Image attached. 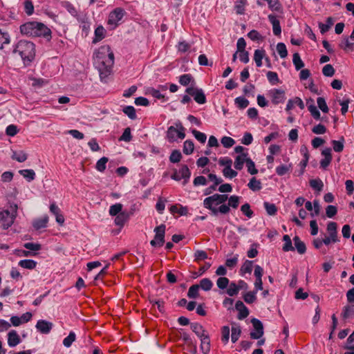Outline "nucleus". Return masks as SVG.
I'll return each instance as SVG.
<instances>
[{"label": "nucleus", "instance_id": "obj_20", "mask_svg": "<svg viewBox=\"0 0 354 354\" xmlns=\"http://www.w3.org/2000/svg\"><path fill=\"white\" fill-rule=\"evenodd\" d=\"M20 337L17 331L11 330L8 334V344L10 347H15L20 343Z\"/></svg>", "mask_w": 354, "mask_h": 354}, {"label": "nucleus", "instance_id": "obj_31", "mask_svg": "<svg viewBox=\"0 0 354 354\" xmlns=\"http://www.w3.org/2000/svg\"><path fill=\"white\" fill-rule=\"evenodd\" d=\"M337 225L335 222L330 221L327 225V232L328 236H331L332 239L338 238L337 235Z\"/></svg>", "mask_w": 354, "mask_h": 354}, {"label": "nucleus", "instance_id": "obj_26", "mask_svg": "<svg viewBox=\"0 0 354 354\" xmlns=\"http://www.w3.org/2000/svg\"><path fill=\"white\" fill-rule=\"evenodd\" d=\"M169 211L174 215L178 214L180 216H183L187 214V207H183L179 204L171 205L169 208Z\"/></svg>", "mask_w": 354, "mask_h": 354}, {"label": "nucleus", "instance_id": "obj_43", "mask_svg": "<svg viewBox=\"0 0 354 354\" xmlns=\"http://www.w3.org/2000/svg\"><path fill=\"white\" fill-rule=\"evenodd\" d=\"M122 207L123 205L121 203H115L113 205H111L109 208V214L111 216H116L121 212H122Z\"/></svg>", "mask_w": 354, "mask_h": 354}, {"label": "nucleus", "instance_id": "obj_40", "mask_svg": "<svg viewBox=\"0 0 354 354\" xmlns=\"http://www.w3.org/2000/svg\"><path fill=\"white\" fill-rule=\"evenodd\" d=\"M230 329L229 326H225L221 328V341L224 344H227L230 339Z\"/></svg>", "mask_w": 354, "mask_h": 354}, {"label": "nucleus", "instance_id": "obj_55", "mask_svg": "<svg viewBox=\"0 0 354 354\" xmlns=\"http://www.w3.org/2000/svg\"><path fill=\"white\" fill-rule=\"evenodd\" d=\"M223 174L225 177L229 178H233L237 176V172L229 166L223 168Z\"/></svg>", "mask_w": 354, "mask_h": 354}, {"label": "nucleus", "instance_id": "obj_7", "mask_svg": "<svg viewBox=\"0 0 354 354\" xmlns=\"http://www.w3.org/2000/svg\"><path fill=\"white\" fill-rule=\"evenodd\" d=\"M206 176H201V185H208L209 184V187L205 192V194H210L212 191L216 190L218 185L221 183V178H218L216 175L213 174H205Z\"/></svg>", "mask_w": 354, "mask_h": 354}, {"label": "nucleus", "instance_id": "obj_54", "mask_svg": "<svg viewBox=\"0 0 354 354\" xmlns=\"http://www.w3.org/2000/svg\"><path fill=\"white\" fill-rule=\"evenodd\" d=\"M309 183H310V187L313 189L317 190L319 192H320L323 189V187H324L323 182L320 179L310 180Z\"/></svg>", "mask_w": 354, "mask_h": 354}, {"label": "nucleus", "instance_id": "obj_46", "mask_svg": "<svg viewBox=\"0 0 354 354\" xmlns=\"http://www.w3.org/2000/svg\"><path fill=\"white\" fill-rule=\"evenodd\" d=\"M239 255L235 254L231 258H228L225 261V266L230 269L235 268L238 263Z\"/></svg>", "mask_w": 354, "mask_h": 354}, {"label": "nucleus", "instance_id": "obj_47", "mask_svg": "<svg viewBox=\"0 0 354 354\" xmlns=\"http://www.w3.org/2000/svg\"><path fill=\"white\" fill-rule=\"evenodd\" d=\"M263 205L269 215L274 216L277 214V208L274 204L269 202H264Z\"/></svg>", "mask_w": 354, "mask_h": 354}, {"label": "nucleus", "instance_id": "obj_63", "mask_svg": "<svg viewBox=\"0 0 354 354\" xmlns=\"http://www.w3.org/2000/svg\"><path fill=\"white\" fill-rule=\"evenodd\" d=\"M108 162V158L106 157L101 158L96 163V169L102 172L106 169V164Z\"/></svg>", "mask_w": 354, "mask_h": 354}, {"label": "nucleus", "instance_id": "obj_4", "mask_svg": "<svg viewBox=\"0 0 354 354\" xmlns=\"http://www.w3.org/2000/svg\"><path fill=\"white\" fill-rule=\"evenodd\" d=\"M13 53L18 54L25 64H30L35 55V44L28 41L20 40L15 46Z\"/></svg>", "mask_w": 354, "mask_h": 354}, {"label": "nucleus", "instance_id": "obj_18", "mask_svg": "<svg viewBox=\"0 0 354 354\" xmlns=\"http://www.w3.org/2000/svg\"><path fill=\"white\" fill-rule=\"evenodd\" d=\"M235 308L239 312V319L246 318L249 315V310L241 301H236Z\"/></svg>", "mask_w": 354, "mask_h": 354}, {"label": "nucleus", "instance_id": "obj_60", "mask_svg": "<svg viewBox=\"0 0 354 354\" xmlns=\"http://www.w3.org/2000/svg\"><path fill=\"white\" fill-rule=\"evenodd\" d=\"M277 50L281 58H285L288 55L286 46L283 43H279L277 45Z\"/></svg>", "mask_w": 354, "mask_h": 354}, {"label": "nucleus", "instance_id": "obj_33", "mask_svg": "<svg viewBox=\"0 0 354 354\" xmlns=\"http://www.w3.org/2000/svg\"><path fill=\"white\" fill-rule=\"evenodd\" d=\"M292 169V164L280 165L276 168V173L278 176H283L289 173Z\"/></svg>", "mask_w": 354, "mask_h": 354}, {"label": "nucleus", "instance_id": "obj_51", "mask_svg": "<svg viewBox=\"0 0 354 354\" xmlns=\"http://www.w3.org/2000/svg\"><path fill=\"white\" fill-rule=\"evenodd\" d=\"M62 6L73 16L77 15V11L73 4L68 1L62 3Z\"/></svg>", "mask_w": 354, "mask_h": 354}, {"label": "nucleus", "instance_id": "obj_24", "mask_svg": "<svg viewBox=\"0 0 354 354\" xmlns=\"http://www.w3.org/2000/svg\"><path fill=\"white\" fill-rule=\"evenodd\" d=\"M115 216V224L120 227H122L129 218V215L127 211H123Z\"/></svg>", "mask_w": 354, "mask_h": 354}, {"label": "nucleus", "instance_id": "obj_59", "mask_svg": "<svg viewBox=\"0 0 354 354\" xmlns=\"http://www.w3.org/2000/svg\"><path fill=\"white\" fill-rule=\"evenodd\" d=\"M335 69L331 64H326L322 68V73L324 76L332 77L335 74Z\"/></svg>", "mask_w": 354, "mask_h": 354}, {"label": "nucleus", "instance_id": "obj_14", "mask_svg": "<svg viewBox=\"0 0 354 354\" xmlns=\"http://www.w3.org/2000/svg\"><path fill=\"white\" fill-rule=\"evenodd\" d=\"M53 323L46 320L40 319L37 322L35 327L42 334H48L53 328Z\"/></svg>", "mask_w": 354, "mask_h": 354}, {"label": "nucleus", "instance_id": "obj_44", "mask_svg": "<svg viewBox=\"0 0 354 354\" xmlns=\"http://www.w3.org/2000/svg\"><path fill=\"white\" fill-rule=\"evenodd\" d=\"M269 82L272 85H276L279 83V79L276 72L268 71L266 74Z\"/></svg>", "mask_w": 354, "mask_h": 354}, {"label": "nucleus", "instance_id": "obj_45", "mask_svg": "<svg viewBox=\"0 0 354 354\" xmlns=\"http://www.w3.org/2000/svg\"><path fill=\"white\" fill-rule=\"evenodd\" d=\"M75 333L73 331L70 332L69 335L63 340L64 346H66V348H69L72 345L73 342H75Z\"/></svg>", "mask_w": 354, "mask_h": 354}, {"label": "nucleus", "instance_id": "obj_11", "mask_svg": "<svg viewBox=\"0 0 354 354\" xmlns=\"http://www.w3.org/2000/svg\"><path fill=\"white\" fill-rule=\"evenodd\" d=\"M191 173L187 166L183 165L179 170H175L171 177L176 180L184 179L183 185H185Z\"/></svg>", "mask_w": 354, "mask_h": 354}, {"label": "nucleus", "instance_id": "obj_6", "mask_svg": "<svg viewBox=\"0 0 354 354\" xmlns=\"http://www.w3.org/2000/svg\"><path fill=\"white\" fill-rule=\"evenodd\" d=\"M185 129L180 122L175 123V126H171L167 131V138L169 142H177L185 137Z\"/></svg>", "mask_w": 354, "mask_h": 354}, {"label": "nucleus", "instance_id": "obj_28", "mask_svg": "<svg viewBox=\"0 0 354 354\" xmlns=\"http://www.w3.org/2000/svg\"><path fill=\"white\" fill-rule=\"evenodd\" d=\"M248 5L247 0H236L234 9L238 15H243L245 13V7Z\"/></svg>", "mask_w": 354, "mask_h": 354}, {"label": "nucleus", "instance_id": "obj_48", "mask_svg": "<svg viewBox=\"0 0 354 354\" xmlns=\"http://www.w3.org/2000/svg\"><path fill=\"white\" fill-rule=\"evenodd\" d=\"M122 111L130 119L134 120L136 118V109L133 106H124Z\"/></svg>", "mask_w": 354, "mask_h": 354}, {"label": "nucleus", "instance_id": "obj_16", "mask_svg": "<svg viewBox=\"0 0 354 354\" xmlns=\"http://www.w3.org/2000/svg\"><path fill=\"white\" fill-rule=\"evenodd\" d=\"M268 19L272 26V31L274 35L279 36L281 33V28L280 26L279 20L274 15H269Z\"/></svg>", "mask_w": 354, "mask_h": 354}, {"label": "nucleus", "instance_id": "obj_41", "mask_svg": "<svg viewBox=\"0 0 354 354\" xmlns=\"http://www.w3.org/2000/svg\"><path fill=\"white\" fill-rule=\"evenodd\" d=\"M344 138L343 137L339 140H332L333 150L335 152H342L344 149Z\"/></svg>", "mask_w": 354, "mask_h": 354}, {"label": "nucleus", "instance_id": "obj_39", "mask_svg": "<svg viewBox=\"0 0 354 354\" xmlns=\"http://www.w3.org/2000/svg\"><path fill=\"white\" fill-rule=\"evenodd\" d=\"M19 173L28 181H32L35 178V173L32 169H22L19 170Z\"/></svg>", "mask_w": 354, "mask_h": 354}, {"label": "nucleus", "instance_id": "obj_8", "mask_svg": "<svg viewBox=\"0 0 354 354\" xmlns=\"http://www.w3.org/2000/svg\"><path fill=\"white\" fill-rule=\"evenodd\" d=\"M267 95L274 105L282 104L286 99V91L281 88H272L268 91Z\"/></svg>", "mask_w": 354, "mask_h": 354}, {"label": "nucleus", "instance_id": "obj_15", "mask_svg": "<svg viewBox=\"0 0 354 354\" xmlns=\"http://www.w3.org/2000/svg\"><path fill=\"white\" fill-rule=\"evenodd\" d=\"M295 106H299V109L301 110H303L305 108V105L303 100L299 97H295L294 98L288 100L286 104V111L287 112H290L295 107Z\"/></svg>", "mask_w": 354, "mask_h": 354}, {"label": "nucleus", "instance_id": "obj_64", "mask_svg": "<svg viewBox=\"0 0 354 354\" xmlns=\"http://www.w3.org/2000/svg\"><path fill=\"white\" fill-rule=\"evenodd\" d=\"M318 107L324 113H328L329 109L326 104V100L322 97H319L317 100Z\"/></svg>", "mask_w": 354, "mask_h": 354}, {"label": "nucleus", "instance_id": "obj_58", "mask_svg": "<svg viewBox=\"0 0 354 354\" xmlns=\"http://www.w3.org/2000/svg\"><path fill=\"white\" fill-rule=\"evenodd\" d=\"M10 43V37L8 32H3L0 28V49L3 48L4 44Z\"/></svg>", "mask_w": 354, "mask_h": 354}, {"label": "nucleus", "instance_id": "obj_49", "mask_svg": "<svg viewBox=\"0 0 354 354\" xmlns=\"http://www.w3.org/2000/svg\"><path fill=\"white\" fill-rule=\"evenodd\" d=\"M199 293V285L194 284L192 285L187 292V297L190 299L196 298Z\"/></svg>", "mask_w": 354, "mask_h": 354}, {"label": "nucleus", "instance_id": "obj_5", "mask_svg": "<svg viewBox=\"0 0 354 354\" xmlns=\"http://www.w3.org/2000/svg\"><path fill=\"white\" fill-rule=\"evenodd\" d=\"M18 207L16 204H11L10 209L0 212V223L4 229L10 227L17 216Z\"/></svg>", "mask_w": 354, "mask_h": 354}, {"label": "nucleus", "instance_id": "obj_13", "mask_svg": "<svg viewBox=\"0 0 354 354\" xmlns=\"http://www.w3.org/2000/svg\"><path fill=\"white\" fill-rule=\"evenodd\" d=\"M252 322L254 329L250 333V337L254 339H259L263 335V328L262 323L257 319H254Z\"/></svg>", "mask_w": 354, "mask_h": 354}, {"label": "nucleus", "instance_id": "obj_37", "mask_svg": "<svg viewBox=\"0 0 354 354\" xmlns=\"http://www.w3.org/2000/svg\"><path fill=\"white\" fill-rule=\"evenodd\" d=\"M283 241L285 242L283 245V248H282L284 252H289V251L294 250V248L292 244V241L288 235H287V234L284 235L283 236Z\"/></svg>", "mask_w": 354, "mask_h": 354}, {"label": "nucleus", "instance_id": "obj_38", "mask_svg": "<svg viewBox=\"0 0 354 354\" xmlns=\"http://www.w3.org/2000/svg\"><path fill=\"white\" fill-rule=\"evenodd\" d=\"M339 47L346 52H352L354 50V43L346 38L339 44Z\"/></svg>", "mask_w": 354, "mask_h": 354}, {"label": "nucleus", "instance_id": "obj_1", "mask_svg": "<svg viewBox=\"0 0 354 354\" xmlns=\"http://www.w3.org/2000/svg\"><path fill=\"white\" fill-rule=\"evenodd\" d=\"M93 64L100 73L101 80L108 77L114 64V54L108 45L100 46L93 53Z\"/></svg>", "mask_w": 354, "mask_h": 354}, {"label": "nucleus", "instance_id": "obj_57", "mask_svg": "<svg viewBox=\"0 0 354 354\" xmlns=\"http://www.w3.org/2000/svg\"><path fill=\"white\" fill-rule=\"evenodd\" d=\"M308 109L309 111V112L310 113L312 117L318 120L320 119L321 118V115H320V113L319 111V110L317 109V107L313 104H309L308 106Z\"/></svg>", "mask_w": 354, "mask_h": 354}, {"label": "nucleus", "instance_id": "obj_35", "mask_svg": "<svg viewBox=\"0 0 354 354\" xmlns=\"http://www.w3.org/2000/svg\"><path fill=\"white\" fill-rule=\"evenodd\" d=\"M248 186L251 190L254 192L259 191L262 187L261 181L257 180L255 177H253L250 179Z\"/></svg>", "mask_w": 354, "mask_h": 354}, {"label": "nucleus", "instance_id": "obj_34", "mask_svg": "<svg viewBox=\"0 0 354 354\" xmlns=\"http://www.w3.org/2000/svg\"><path fill=\"white\" fill-rule=\"evenodd\" d=\"M19 266L23 268L32 270L37 266V262L32 259H24L19 262Z\"/></svg>", "mask_w": 354, "mask_h": 354}, {"label": "nucleus", "instance_id": "obj_22", "mask_svg": "<svg viewBox=\"0 0 354 354\" xmlns=\"http://www.w3.org/2000/svg\"><path fill=\"white\" fill-rule=\"evenodd\" d=\"M266 57V51L263 49H257L254 53V60L257 67H261L262 60Z\"/></svg>", "mask_w": 354, "mask_h": 354}, {"label": "nucleus", "instance_id": "obj_29", "mask_svg": "<svg viewBox=\"0 0 354 354\" xmlns=\"http://www.w3.org/2000/svg\"><path fill=\"white\" fill-rule=\"evenodd\" d=\"M334 24V20L332 17H328L326 19V23H319V28L322 34H324L329 30L331 26Z\"/></svg>", "mask_w": 354, "mask_h": 354}, {"label": "nucleus", "instance_id": "obj_56", "mask_svg": "<svg viewBox=\"0 0 354 354\" xmlns=\"http://www.w3.org/2000/svg\"><path fill=\"white\" fill-rule=\"evenodd\" d=\"M182 154L179 150H174L169 156V160L173 163H177L180 162Z\"/></svg>", "mask_w": 354, "mask_h": 354}, {"label": "nucleus", "instance_id": "obj_30", "mask_svg": "<svg viewBox=\"0 0 354 354\" xmlns=\"http://www.w3.org/2000/svg\"><path fill=\"white\" fill-rule=\"evenodd\" d=\"M293 241L297 252L301 254H304L306 251L305 243L298 236H295Z\"/></svg>", "mask_w": 354, "mask_h": 354}, {"label": "nucleus", "instance_id": "obj_32", "mask_svg": "<svg viewBox=\"0 0 354 354\" xmlns=\"http://www.w3.org/2000/svg\"><path fill=\"white\" fill-rule=\"evenodd\" d=\"M257 293L255 290L247 292L243 295V300L248 304L254 303L257 300Z\"/></svg>", "mask_w": 354, "mask_h": 354}, {"label": "nucleus", "instance_id": "obj_61", "mask_svg": "<svg viewBox=\"0 0 354 354\" xmlns=\"http://www.w3.org/2000/svg\"><path fill=\"white\" fill-rule=\"evenodd\" d=\"M248 173L251 175H255L258 173L254 162L249 158L247 163H245Z\"/></svg>", "mask_w": 354, "mask_h": 354}, {"label": "nucleus", "instance_id": "obj_23", "mask_svg": "<svg viewBox=\"0 0 354 354\" xmlns=\"http://www.w3.org/2000/svg\"><path fill=\"white\" fill-rule=\"evenodd\" d=\"M48 222V216L47 215H44L41 218L34 220L32 225L35 229L39 230L46 227L47 226Z\"/></svg>", "mask_w": 354, "mask_h": 354}, {"label": "nucleus", "instance_id": "obj_10", "mask_svg": "<svg viewBox=\"0 0 354 354\" xmlns=\"http://www.w3.org/2000/svg\"><path fill=\"white\" fill-rule=\"evenodd\" d=\"M124 13V10L121 8H116L110 12L108 18V24L111 28H115L118 26L119 21L122 19Z\"/></svg>", "mask_w": 354, "mask_h": 354}, {"label": "nucleus", "instance_id": "obj_2", "mask_svg": "<svg viewBox=\"0 0 354 354\" xmlns=\"http://www.w3.org/2000/svg\"><path fill=\"white\" fill-rule=\"evenodd\" d=\"M228 197L226 194H214L204 200V206L209 209L213 214H225L230 212L229 207L225 204Z\"/></svg>", "mask_w": 354, "mask_h": 354}, {"label": "nucleus", "instance_id": "obj_25", "mask_svg": "<svg viewBox=\"0 0 354 354\" xmlns=\"http://www.w3.org/2000/svg\"><path fill=\"white\" fill-rule=\"evenodd\" d=\"M11 158L19 162H24L27 160L28 156L26 153L22 150L12 151Z\"/></svg>", "mask_w": 354, "mask_h": 354}, {"label": "nucleus", "instance_id": "obj_36", "mask_svg": "<svg viewBox=\"0 0 354 354\" xmlns=\"http://www.w3.org/2000/svg\"><path fill=\"white\" fill-rule=\"evenodd\" d=\"M236 106L240 109H245L250 104L249 100L244 97H237L234 100Z\"/></svg>", "mask_w": 354, "mask_h": 354}, {"label": "nucleus", "instance_id": "obj_52", "mask_svg": "<svg viewBox=\"0 0 354 354\" xmlns=\"http://www.w3.org/2000/svg\"><path fill=\"white\" fill-rule=\"evenodd\" d=\"M241 330L239 326H233L232 328L231 340L235 343L240 337Z\"/></svg>", "mask_w": 354, "mask_h": 354}, {"label": "nucleus", "instance_id": "obj_53", "mask_svg": "<svg viewBox=\"0 0 354 354\" xmlns=\"http://www.w3.org/2000/svg\"><path fill=\"white\" fill-rule=\"evenodd\" d=\"M292 62L296 70L297 71L303 68L304 66V64L298 53H295L293 55Z\"/></svg>", "mask_w": 354, "mask_h": 354}, {"label": "nucleus", "instance_id": "obj_50", "mask_svg": "<svg viewBox=\"0 0 354 354\" xmlns=\"http://www.w3.org/2000/svg\"><path fill=\"white\" fill-rule=\"evenodd\" d=\"M194 149V145L191 140H186L183 145V152L184 153L189 155L191 154Z\"/></svg>", "mask_w": 354, "mask_h": 354}, {"label": "nucleus", "instance_id": "obj_17", "mask_svg": "<svg viewBox=\"0 0 354 354\" xmlns=\"http://www.w3.org/2000/svg\"><path fill=\"white\" fill-rule=\"evenodd\" d=\"M248 158V153H247L238 155L234 160V168L237 170H241L243 168L244 164L247 163Z\"/></svg>", "mask_w": 354, "mask_h": 354}, {"label": "nucleus", "instance_id": "obj_9", "mask_svg": "<svg viewBox=\"0 0 354 354\" xmlns=\"http://www.w3.org/2000/svg\"><path fill=\"white\" fill-rule=\"evenodd\" d=\"M165 225L161 224L154 229L155 237L151 241L150 244L153 247H161L165 243Z\"/></svg>", "mask_w": 354, "mask_h": 354}, {"label": "nucleus", "instance_id": "obj_19", "mask_svg": "<svg viewBox=\"0 0 354 354\" xmlns=\"http://www.w3.org/2000/svg\"><path fill=\"white\" fill-rule=\"evenodd\" d=\"M211 348L210 339L203 333L201 335V350L204 354H207Z\"/></svg>", "mask_w": 354, "mask_h": 354}, {"label": "nucleus", "instance_id": "obj_21", "mask_svg": "<svg viewBox=\"0 0 354 354\" xmlns=\"http://www.w3.org/2000/svg\"><path fill=\"white\" fill-rule=\"evenodd\" d=\"M253 268V262L252 261H245L239 270L241 276L244 277L246 274H251Z\"/></svg>", "mask_w": 354, "mask_h": 354}, {"label": "nucleus", "instance_id": "obj_62", "mask_svg": "<svg viewBox=\"0 0 354 354\" xmlns=\"http://www.w3.org/2000/svg\"><path fill=\"white\" fill-rule=\"evenodd\" d=\"M193 82V77L190 74H185L180 77L179 82L183 86H187Z\"/></svg>", "mask_w": 354, "mask_h": 354}, {"label": "nucleus", "instance_id": "obj_27", "mask_svg": "<svg viewBox=\"0 0 354 354\" xmlns=\"http://www.w3.org/2000/svg\"><path fill=\"white\" fill-rule=\"evenodd\" d=\"M106 30L103 26H100L95 30V37L93 43L96 44L103 39L105 37Z\"/></svg>", "mask_w": 354, "mask_h": 354}, {"label": "nucleus", "instance_id": "obj_12", "mask_svg": "<svg viewBox=\"0 0 354 354\" xmlns=\"http://www.w3.org/2000/svg\"><path fill=\"white\" fill-rule=\"evenodd\" d=\"M330 148H326L322 150V156L324 157L319 162L320 168L326 169L332 161V153Z\"/></svg>", "mask_w": 354, "mask_h": 354}, {"label": "nucleus", "instance_id": "obj_3", "mask_svg": "<svg viewBox=\"0 0 354 354\" xmlns=\"http://www.w3.org/2000/svg\"><path fill=\"white\" fill-rule=\"evenodd\" d=\"M20 32L27 37H50V30L42 23L30 21L20 26Z\"/></svg>", "mask_w": 354, "mask_h": 354}, {"label": "nucleus", "instance_id": "obj_42", "mask_svg": "<svg viewBox=\"0 0 354 354\" xmlns=\"http://www.w3.org/2000/svg\"><path fill=\"white\" fill-rule=\"evenodd\" d=\"M354 315V304H350L344 306L342 311V316L344 319H347Z\"/></svg>", "mask_w": 354, "mask_h": 354}]
</instances>
